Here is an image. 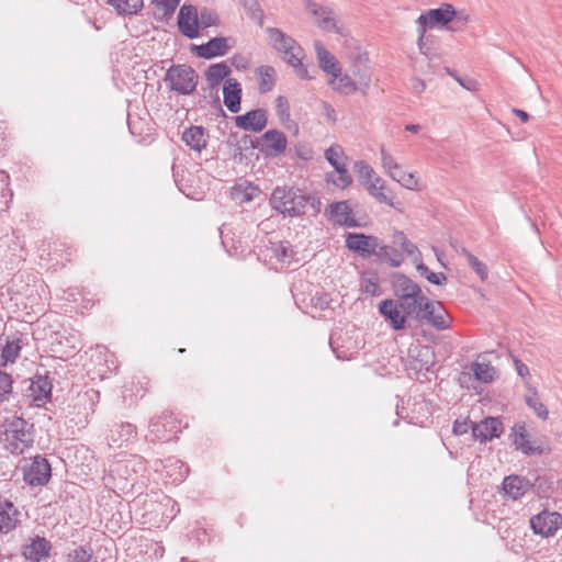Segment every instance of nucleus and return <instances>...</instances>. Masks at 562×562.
I'll return each instance as SVG.
<instances>
[{
  "label": "nucleus",
  "instance_id": "obj_1",
  "mask_svg": "<svg viewBox=\"0 0 562 562\" xmlns=\"http://www.w3.org/2000/svg\"><path fill=\"white\" fill-rule=\"evenodd\" d=\"M270 204L284 217L316 216L321 212V200L315 194L303 192L294 187H277Z\"/></svg>",
  "mask_w": 562,
  "mask_h": 562
},
{
  "label": "nucleus",
  "instance_id": "obj_2",
  "mask_svg": "<svg viewBox=\"0 0 562 562\" xmlns=\"http://www.w3.org/2000/svg\"><path fill=\"white\" fill-rule=\"evenodd\" d=\"M423 293L393 299H386L379 303V312L387 321L394 330L405 327L406 317L413 316L415 319L422 311V305L426 301Z\"/></svg>",
  "mask_w": 562,
  "mask_h": 562
},
{
  "label": "nucleus",
  "instance_id": "obj_3",
  "mask_svg": "<svg viewBox=\"0 0 562 562\" xmlns=\"http://www.w3.org/2000/svg\"><path fill=\"white\" fill-rule=\"evenodd\" d=\"M3 441L5 448L14 454H21L33 446V424L22 417H13L4 425Z\"/></svg>",
  "mask_w": 562,
  "mask_h": 562
},
{
  "label": "nucleus",
  "instance_id": "obj_4",
  "mask_svg": "<svg viewBox=\"0 0 562 562\" xmlns=\"http://www.w3.org/2000/svg\"><path fill=\"white\" fill-rule=\"evenodd\" d=\"M164 80L171 91L188 95L195 91L199 76L191 66L179 64L167 69Z\"/></svg>",
  "mask_w": 562,
  "mask_h": 562
},
{
  "label": "nucleus",
  "instance_id": "obj_5",
  "mask_svg": "<svg viewBox=\"0 0 562 562\" xmlns=\"http://www.w3.org/2000/svg\"><path fill=\"white\" fill-rule=\"evenodd\" d=\"M147 438L151 442H168L177 438L181 430V420L172 412H162L150 419Z\"/></svg>",
  "mask_w": 562,
  "mask_h": 562
},
{
  "label": "nucleus",
  "instance_id": "obj_6",
  "mask_svg": "<svg viewBox=\"0 0 562 562\" xmlns=\"http://www.w3.org/2000/svg\"><path fill=\"white\" fill-rule=\"evenodd\" d=\"M266 33L274 50L282 55L283 60L293 65L299 59H304L305 54L301 45L291 36L278 27H267Z\"/></svg>",
  "mask_w": 562,
  "mask_h": 562
},
{
  "label": "nucleus",
  "instance_id": "obj_7",
  "mask_svg": "<svg viewBox=\"0 0 562 562\" xmlns=\"http://www.w3.org/2000/svg\"><path fill=\"white\" fill-rule=\"evenodd\" d=\"M40 257L54 267H64L71 262L77 250L64 240H44L38 248Z\"/></svg>",
  "mask_w": 562,
  "mask_h": 562
},
{
  "label": "nucleus",
  "instance_id": "obj_8",
  "mask_svg": "<svg viewBox=\"0 0 562 562\" xmlns=\"http://www.w3.org/2000/svg\"><path fill=\"white\" fill-rule=\"evenodd\" d=\"M416 321L422 324H428L437 330H446L450 327L451 318L439 301H426L422 305V311L417 314Z\"/></svg>",
  "mask_w": 562,
  "mask_h": 562
},
{
  "label": "nucleus",
  "instance_id": "obj_9",
  "mask_svg": "<svg viewBox=\"0 0 562 562\" xmlns=\"http://www.w3.org/2000/svg\"><path fill=\"white\" fill-rule=\"evenodd\" d=\"M53 546L45 537H30L21 547V554L26 562H42L50 557Z\"/></svg>",
  "mask_w": 562,
  "mask_h": 562
},
{
  "label": "nucleus",
  "instance_id": "obj_10",
  "mask_svg": "<svg viewBox=\"0 0 562 562\" xmlns=\"http://www.w3.org/2000/svg\"><path fill=\"white\" fill-rule=\"evenodd\" d=\"M288 145L285 134L279 130H269L257 139L259 150L267 157L282 155Z\"/></svg>",
  "mask_w": 562,
  "mask_h": 562
},
{
  "label": "nucleus",
  "instance_id": "obj_11",
  "mask_svg": "<svg viewBox=\"0 0 562 562\" xmlns=\"http://www.w3.org/2000/svg\"><path fill=\"white\" fill-rule=\"evenodd\" d=\"M435 363V352L429 346L417 345L408 349L407 356V370H412L415 373L423 371H429Z\"/></svg>",
  "mask_w": 562,
  "mask_h": 562
},
{
  "label": "nucleus",
  "instance_id": "obj_12",
  "mask_svg": "<svg viewBox=\"0 0 562 562\" xmlns=\"http://www.w3.org/2000/svg\"><path fill=\"white\" fill-rule=\"evenodd\" d=\"M379 239L376 236L363 233H348L345 243L349 250L359 254L362 258H370L379 247Z\"/></svg>",
  "mask_w": 562,
  "mask_h": 562
},
{
  "label": "nucleus",
  "instance_id": "obj_13",
  "mask_svg": "<svg viewBox=\"0 0 562 562\" xmlns=\"http://www.w3.org/2000/svg\"><path fill=\"white\" fill-rule=\"evenodd\" d=\"M24 481L31 486H42L50 479V464L47 459L35 457L23 473Z\"/></svg>",
  "mask_w": 562,
  "mask_h": 562
},
{
  "label": "nucleus",
  "instance_id": "obj_14",
  "mask_svg": "<svg viewBox=\"0 0 562 562\" xmlns=\"http://www.w3.org/2000/svg\"><path fill=\"white\" fill-rule=\"evenodd\" d=\"M561 520L562 517L560 514L543 510L531 517L530 527L536 535L550 537L555 533Z\"/></svg>",
  "mask_w": 562,
  "mask_h": 562
},
{
  "label": "nucleus",
  "instance_id": "obj_15",
  "mask_svg": "<svg viewBox=\"0 0 562 562\" xmlns=\"http://www.w3.org/2000/svg\"><path fill=\"white\" fill-rule=\"evenodd\" d=\"M179 31L188 38L199 36V13L194 5L184 4L178 14Z\"/></svg>",
  "mask_w": 562,
  "mask_h": 562
},
{
  "label": "nucleus",
  "instance_id": "obj_16",
  "mask_svg": "<svg viewBox=\"0 0 562 562\" xmlns=\"http://www.w3.org/2000/svg\"><path fill=\"white\" fill-rule=\"evenodd\" d=\"M456 16V9L450 3H442L437 9H430L420 14V22L428 24V27L446 26Z\"/></svg>",
  "mask_w": 562,
  "mask_h": 562
},
{
  "label": "nucleus",
  "instance_id": "obj_17",
  "mask_svg": "<svg viewBox=\"0 0 562 562\" xmlns=\"http://www.w3.org/2000/svg\"><path fill=\"white\" fill-rule=\"evenodd\" d=\"M503 423L498 417H487L472 425V435L482 442L498 438L503 434Z\"/></svg>",
  "mask_w": 562,
  "mask_h": 562
},
{
  "label": "nucleus",
  "instance_id": "obj_18",
  "mask_svg": "<svg viewBox=\"0 0 562 562\" xmlns=\"http://www.w3.org/2000/svg\"><path fill=\"white\" fill-rule=\"evenodd\" d=\"M329 220L339 226L360 227L361 224L353 217L352 207L348 201L334 202L329 205Z\"/></svg>",
  "mask_w": 562,
  "mask_h": 562
},
{
  "label": "nucleus",
  "instance_id": "obj_19",
  "mask_svg": "<svg viewBox=\"0 0 562 562\" xmlns=\"http://www.w3.org/2000/svg\"><path fill=\"white\" fill-rule=\"evenodd\" d=\"M367 190L378 202L402 212V202L395 201L394 191L386 186V182L381 177H375L374 183L368 186Z\"/></svg>",
  "mask_w": 562,
  "mask_h": 562
},
{
  "label": "nucleus",
  "instance_id": "obj_20",
  "mask_svg": "<svg viewBox=\"0 0 562 562\" xmlns=\"http://www.w3.org/2000/svg\"><path fill=\"white\" fill-rule=\"evenodd\" d=\"M235 123L244 131L258 133L261 132L268 123L267 113L263 109L251 110L244 115L236 116Z\"/></svg>",
  "mask_w": 562,
  "mask_h": 562
},
{
  "label": "nucleus",
  "instance_id": "obj_21",
  "mask_svg": "<svg viewBox=\"0 0 562 562\" xmlns=\"http://www.w3.org/2000/svg\"><path fill=\"white\" fill-rule=\"evenodd\" d=\"M306 9L316 19V24L322 30L339 33V29L333 15V10L329 7L319 5L311 0H307Z\"/></svg>",
  "mask_w": 562,
  "mask_h": 562
},
{
  "label": "nucleus",
  "instance_id": "obj_22",
  "mask_svg": "<svg viewBox=\"0 0 562 562\" xmlns=\"http://www.w3.org/2000/svg\"><path fill=\"white\" fill-rule=\"evenodd\" d=\"M241 86L235 78H227L223 87L224 104L232 113L240 111Z\"/></svg>",
  "mask_w": 562,
  "mask_h": 562
},
{
  "label": "nucleus",
  "instance_id": "obj_23",
  "mask_svg": "<svg viewBox=\"0 0 562 562\" xmlns=\"http://www.w3.org/2000/svg\"><path fill=\"white\" fill-rule=\"evenodd\" d=\"M137 437L136 427L131 423H121L115 425L108 436L110 446L122 447L133 441Z\"/></svg>",
  "mask_w": 562,
  "mask_h": 562
},
{
  "label": "nucleus",
  "instance_id": "obj_24",
  "mask_svg": "<svg viewBox=\"0 0 562 562\" xmlns=\"http://www.w3.org/2000/svg\"><path fill=\"white\" fill-rule=\"evenodd\" d=\"M228 48L226 37H213L205 44L194 46L196 55L206 59L223 56L227 53Z\"/></svg>",
  "mask_w": 562,
  "mask_h": 562
},
{
  "label": "nucleus",
  "instance_id": "obj_25",
  "mask_svg": "<svg viewBox=\"0 0 562 562\" xmlns=\"http://www.w3.org/2000/svg\"><path fill=\"white\" fill-rule=\"evenodd\" d=\"M315 52L319 67L328 75L337 79L340 75V65L335 56L323 45L322 42L315 43Z\"/></svg>",
  "mask_w": 562,
  "mask_h": 562
},
{
  "label": "nucleus",
  "instance_id": "obj_26",
  "mask_svg": "<svg viewBox=\"0 0 562 562\" xmlns=\"http://www.w3.org/2000/svg\"><path fill=\"white\" fill-rule=\"evenodd\" d=\"M369 57L367 53H358L351 64V72L358 79V82L364 89L371 85V70L368 66Z\"/></svg>",
  "mask_w": 562,
  "mask_h": 562
},
{
  "label": "nucleus",
  "instance_id": "obj_27",
  "mask_svg": "<svg viewBox=\"0 0 562 562\" xmlns=\"http://www.w3.org/2000/svg\"><path fill=\"white\" fill-rule=\"evenodd\" d=\"M19 512L8 499L0 498V533H8L16 527Z\"/></svg>",
  "mask_w": 562,
  "mask_h": 562
},
{
  "label": "nucleus",
  "instance_id": "obj_28",
  "mask_svg": "<svg viewBox=\"0 0 562 562\" xmlns=\"http://www.w3.org/2000/svg\"><path fill=\"white\" fill-rule=\"evenodd\" d=\"M392 288L395 297L404 296V294L415 295L422 293V289L416 282L400 272H395L392 276Z\"/></svg>",
  "mask_w": 562,
  "mask_h": 562
},
{
  "label": "nucleus",
  "instance_id": "obj_29",
  "mask_svg": "<svg viewBox=\"0 0 562 562\" xmlns=\"http://www.w3.org/2000/svg\"><path fill=\"white\" fill-rule=\"evenodd\" d=\"M514 432V445L517 449L521 450L525 454H541L542 448L540 446H532L529 441V435L527 434L524 424H516L513 427Z\"/></svg>",
  "mask_w": 562,
  "mask_h": 562
},
{
  "label": "nucleus",
  "instance_id": "obj_30",
  "mask_svg": "<svg viewBox=\"0 0 562 562\" xmlns=\"http://www.w3.org/2000/svg\"><path fill=\"white\" fill-rule=\"evenodd\" d=\"M182 140L193 150L200 153L207 144L205 130L202 126L192 125L182 134Z\"/></svg>",
  "mask_w": 562,
  "mask_h": 562
},
{
  "label": "nucleus",
  "instance_id": "obj_31",
  "mask_svg": "<svg viewBox=\"0 0 562 562\" xmlns=\"http://www.w3.org/2000/svg\"><path fill=\"white\" fill-rule=\"evenodd\" d=\"M503 490L507 496L518 499L529 490V482L521 476L509 475L503 481Z\"/></svg>",
  "mask_w": 562,
  "mask_h": 562
},
{
  "label": "nucleus",
  "instance_id": "obj_32",
  "mask_svg": "<svg viewBox=\"0 0 562 562\" xmlns=\"http://www.w3.org/2000/svg\"><path fill=\"white\" fill-rule=\"evenodd\" d=\"M166 477L171 484H179L187 477L189 468L181 460L169 458L164 464Z\"/></svg>",
  "mask_w": 562,
  "mask_h": 562
},
{
  "label": "nucleus",
  "instance_id": "obj_33",
  "mask_svg": "<svg viewBox=\"0 0 562 562\" xmlns=\"http://www.w3.org/2000/svg\"><path fill=\"white\" fill-rule=\"evenodd\" d=\"M256 75L258 77V90L260 93L270 92L276 83H277V71L270 65H262L256 69Z\"/></svg>",
  "mask_w": 562,
  "mask_h": 562
},
{
  "label": "nucleus",
  "instance_id": "obj_34",
  "mask_svg": "<svg viewBox=\"0 0 562 562\" xmlns=\"http://www.w3.org/2000/svg\"><path fill=\"white\" fill-rule=\"evenodd\" d=\"M205 79L210 89H216L231 75V68L224 61L213 64L205 70Z\"/></svg>",
  "mask_w": 562,
  "mask_h": 562
},
{
  "label": "nucleus",
  "instance_id": "obj_35",
  "mask_svg": "<svg viewBox=\"0 0 562 562\" xmlns=\"http://www.w3.org/2000/svg\"><path fill=\"white\" fill-rule=\"evenodd\" d=\"M31 395L35 402L45 403L52 396V383L47 376L37 375L30 385Z\"/></svg>",
  "mask_w": 562,
  "mask_h": 562
},
{
  "label": "nucleus",
  "instance_id": "obj_36",
  "mask_svg": "<svg viewBox=\"0 0 562 562\" xmlns=\"http://www.w3.org/2000/svg\"><path fill=\"white\" fill-rule=\"evenodd\" d=\"M375 257L381 262H387L391 267H398L403 262V256L395 248L382 244L379 239V247H376Z\"/></svg>",
  "mask_w": 562,
  "mask_h": 562
},
{
  "label": "nucleus",
  "instance_id": "obj_37",
  "mask_svg": "<svg viewBox=\"0 0 562 562\" xmlns=\"http://www.w3.org/2000/svg\"><path fill=\"white\" fill-rule=\"evenodd\" d=\"M393 244L401 247L402 251L413 259V262L420 261L422 252L418 247L411 241L407 236L401 232L395 231L392 237Z\"/></svg>",
  "mask_w": 562,
  "mask_h": 562
},
{
  "label": "nucleus",
  "instance_id": "obj_38",
  "mask_svg": "<svg viewBox=\"0 0 562 562\" xmlns=\"http://www.w3.org/2000/svg\"><path fill=\"white\" fill-rule=\"evenodd\" d=\"M108 3L119 15L137 14L144 5L143 0H109Z\"/></svg>",
  "mask_w": 562,
  "mask_h": 562
},
{
  "label": "nucleus",
  "instance_id": "obj_39",
  "mask_svg": "<svg viewBox=\"0 0 562 562\" xmlns=\"http://www.w3.org/2000/svg\"><path fill=\"white\" fill-rule=\"evenodd\" d=\"M353 171L358 177L361 186H363L366 189H368V186L374 183V178L378 177L374 169L362 160L355 162Z\"/></svg>",
  "mask_w": 562,
  "mask_h": 562
},
{
  "label": "nucleus",
  "instance_id": "obj_40",
  "mask_svg": "<svg viewBox=\"0 0 562 562\" xmlns=\"http://www.w3.org/2000/svg\"><path fill=\"white\" fill-rule=\"evenodd\" d=\"M328 83L335 91L341 94H350L357 90V85L351 79V77L348 75H342L341 72L339 76H337V79L333 77Z\"/></svg>",
  "mask_w": 562,
  "mask_h": 562
},
{
  "label": "nucleus",
  "instance_id": "obj_41",
  "mask_svg": "<svg viewBox=\"0 0 562 562\" xmlns=\"http://www.w3.org/2000/svg\"><path fill=\"white\" fill-rule=\"evenodd\" d=\"M472 371L480 382L490 383L494 380L495 368L490 362L475 361L472 364Z\"/></svg>",
  "mask_w": 562,
  "mask_h": 562
},
{
  "label": "nucleus",
  "instance_id": "obj_42",
  "mask_svg": "<svg viewBox=\"0 0 562 562\" xmlns=\"http://www.w3.org/2000/svg\"><path fill=\"white\" fill-rule=\"evenodd\" d=\"M529 391L531 392L530 395H526L525 397V401H526V404L531 408L533 409V412L536 413V415L542 419V420H546L548 419V416H549V412H548V408L547 406L539 400L538 397V392L535 387H529Z\"/></svg>",
  "mask_w": 562,
  "mask_h": 562
},
{
  "label": "nucleus",
  "instance_id": "obj_43",
  "mask_svg": "<svg viewBox=\"0 0 562 562\" xmlns=\"http://www.w3.org/2000/svg\"><path fill=\"white\" fill-rule=\"evenodd\" d=\"M249 19L255 21L259 26L263 25L265 13L258 0H239Z\"/></svg>",
  "mask_w": 562,
  "mask_h": 562
},
{
  "label": "nucleus",
  "instance_id": "obj_44",
  "mask_svg": "<svg viewBox=\"0 0 562 562\" xmlns=\"http://www.w3.org/2000/svg\"><path fill=\"white\" fill-rule=\"evenodd\" d=\"M325 158L335 168V170L345 166V160L347 159L342 147L337 144L331 145L325 150Z\"/></svg>",
  "mask_w": 562,
  "mask_h": 562
},
{
  "label": "nucleus",
  "instance_id": "obj_45",
  "mask_svg": "<svg viewBox=\"0 0 562 562\" xmlns=\"http://www.w3.org/2000/svg\"><path fill=\"white\" fill-rule=\"evenodd\" d=\"M461 254L465 256L468 265L475 271V273L480 277L481 281H485L488 277V270L486 265L480 261L477 257H475L465 248L461 249Z\"/></svg>",
  "mask_w": 562,
  "mask_h": 562
},
{
  "label": "nucleus",
  "instance_id": "obj_46",
  "mask_svg": "<svg viewBox=\"0 0 562 562\" xmlns=\"http://www.w3.org/2000/svg\"><path fill=\"white\" fill-rule=\"evenodd\" d=\"M327 180L341 189H345L352 182L351 175L348 172L346 165L331 172Z\"/></svg>",
  "mask_w": 562,
  "mask_h": 562
},
{
  "label": "nucleus",
  "instance_id": "obj_47",
  "mask_svg": "<svg viewBox=\"0 0 562 562\" xmlns=\"http://www.w3.org/2000/svg\"><path fill=\"white\" fill-rule=\"evenodd\" d=\"M68 562H97L91 548L80 546L68 553Z\"/></svg>",
  "mask_w": 562,
  "mask_h": 562
},
{
  "label": "nucleus",
  "instance_id": "obj_48",
  "mask_svg": "<svg viewBox=\"0 0 562 562\" xmlns=\"http://www.w3.org/2000/svg\"><path fill=\"white\" fill-rule=\"evenodd\" d=\"M21 351V340L19 338H14L12 340L8 339L5 346L2 348L1 357L5 362H14L19 357Z\"/></svg>",
  "mask_w": 562,
  "mask_h": 562
},
{
  "label": "nucleus",
  "instance_id": "obj_49",
  "mask_svg": "<svg viewBox=\"0 0 562 562\" xmlns=\"http://www.w3.org/2000/svg\"><path fill=\"white\" fill-rule=\"evenodd\" d=\"M381 161L382 167L389 177L393 178L397 171H401V166L395 161L394 157L385 150L383 146L381 147Z\"/></svg>",
  "mask_w": 562,
  "mask_h": 562
},
{
  "label": "nucleus",
  "instance_id": "obj_50",
  "mask_svg": "<svg viewBox=\"0 0 562 562\" xmlns=\"http://www.w3.org/2000/svg\"><path fill=\"white\" fill-rule=\"evenodd\" d=\"M392 179L408 190H419V180L416 172H406L403 176L396 173Z\"/></svg>",
  "mask_w": 562,
  "mask_h": 562
},
{
  "label": "nucleus",
  "instance_id": "obj_51",
  "mask_svg": "<svg viewBox=\"0 0 562 562\" xmlns=\"http://www.w3.org/2000/svg\"><path fill=\"white\" fill-rule=\"evenodd\" d=\"M276 111L280 121L285 124L292 122L290 117V104L288 98L284 95H278L276 99Z\"/></svg>",
  "mask_w": 562,
  "mask_h": 562
},
{
  "label": "nucleus",
  "instance_id": "obj_52",
  "mask_svg": "<svg viewBox=\"0 0 562 562\" xmlns=\"http://www.w3.org/2000/svg\"><path fill=\"white\" fill-rule=\"evenodd\" d=\"M361 289L370 295H378L380 292L379 278L375 273L364 277L361 282Z\"/></svg>",
  "mask_w": 562,
  "mask_h": 562
},
{
  "label": "nucleus",
  "instance_id": "obj_53",
  "mask_svg": "<svg viewBox=\"0 0 562 562\" xmlns=\"http://www.w3.org/2000/svg\"><path fill=\"white\" fill-rule=\"evenodd\" d=\"M12 376L3 371H0V402L9 400L12 392Z\"/></svg>",
  "mask_w": 562,
  "mask_h": 562
},
{
  "label": "nucleus",
  "instance_id": "obj_54",
  "mask_svg": "<svg viewBox=\"0 0 562 562\" xmlns=\"http://www.w3.org/2000/svg\"><path fill=\"white\" fill-rule=\"evenodd\" d=\"M218 16L217 14L210 10V9H202L199 13V26L201 25L202 27H210V26H213V25H217L218 24Z\"/></svg>",
  "mask_w": 562,
  "mask_h": 562
},
{
  "label": "nucleus",
  "instance_id": "obj_55",
  "mask_svg": "<svg viewBox=\"0 0 562 562\" xmlns=\"http://www.w3.org/2000/svg\"><path fill=\"white\" fill-rule=\"evenodd\" d=\"M273 254L278 260L285 261L293 257V249L288 241H281L273 248Z\"/></svg>",
  "mask_w": 562,
  "mask_h": 562
},
{
  "label": "nucleus",
  "instance_id": "obj_56",
  "mask_svg": "<svg viewBox=\"0 0 562 562\" xmlns=\"http://www.w3.org/2000/svg\"><path fill=\"white\" fill-rule=\"evenodd\" d=\"M469 21L470 15L465 11L456 10V16L452 20L453 25H451L449 30L452 32H460L469 23Z\"/></svg>",
  "mask_w": 562,
  "mask_h": 562
},
{
  "label": "nucleus",
  "instance_id": "obj_57",
  "mask_svg": "<svg viewBox=\"0 0 562 562\" xmlns=\"http://www.w3.org/2000/svg\"><path fill=\"white\" fill-rule=\"evenodd\" d=\"M181 0H154V3L164 10V14L168 15L175 12Z\"/></svg>",
  "mask_w": 562,
  "mask_h": 562
},
{
  "label": "nucleus",
  "instance_id": "obj_58",
  "mask_svg": "<svg viewBox=\"0 0 562 562\" xmlns=\"http://www.w3.org/2000/svg\"><path fill=\"white\" fill-rule=\"evenodd\" d=\"M290 66L294 68V71L300 79L310 80L313 78V76L310 75L307 67L303 64V59H299Z\"/></svg>",
  "mask_w": 562,
  "mask_h": 562
},
{
  "label": "nucleus",
  "instance_id": "obj_59",
  "mask_svg": "<svg viewBox=\"0 0 562 562\" xmlns=\"http://www.w3.org/2000/svg\"><path fill=\"white\" fill-rule=\"evenodd\" d=\"M248 188L252 189L251 187L243 188V184H236L232 189V194L239 198L241 202L250 201L252 195L247 192Z\"/></svg>",
  "mask_w": 562,
  "mask_h": 562
},
{
  "label": "nucleus",
  "instance_id": "obj_60",
  "mask_svg": "<svg viewBox=\"0 0 562 562\" xmlns=\"http://www.w3.org/2000/svg\"><path fill=\"white\" fill-rule=\"evenodd\" d=\"M249 148H258L257 140L255 142L251 136L244 135L240 140H238V150L241 153L243 150L249 149Z\"/></svg>",
  "mask_w": 562,
  "mask_h": 562
},
{
  "label": "nucleus",
  "instance_id": "obj_61",
  "mask_svg": "<svg viewBox=\"0 0 562 562\" xmlns=\"http://www.w3.org/2000/svg\"><path fill=\"white\" fill-rule=\"evenodd\" d=\"M427 280L436 285H442L447 282V276L443 272H429Z\"/></svg>",
  "mask_w": 562,
  "mask_h": 562
},
{
  "label": "nucleus",
  "instance_id": "obj_62",
  "mask_svg": "<svg viewBox=\"0 0 562 562\" xmlns=\"http://www.w3.org/2000/svg\"><path fill=\"white\" fill-rule=\"evenodd\" d=\"M322 114L326 117V120L330 123L336 122V111L335 109L327 102H323V111Z\"/></svg>",
  "mask_w": 562,
  "mask_h": 562
},
{
  "label": "nucleus",
  "instance_id": "obj_63",
  "mask_svg": "<svg viewBox=\"0 0 562 562\" xmlns=\"http://www.w3.org/2000/svg\"><path fill=\"white\" fill-rule=\"evenodd\" d=\"M469 430V423L467 420H456L453 423V427H452V431L456 434V435H463V434H467Z\"/></svg>",
  "mask_w": 562,
  "mask_h": 562
},
{
  "label": "nucleus",
  "instance_id": "obj_64",
  "mask_svg": "<svg viewBox=\"0 0 562 562\" xmlns=\"http://www.w3.org/2000/svg\"><path fill=\"white\" fill-rule=\"evenodd\" d=\"M515 368L519 376L526 378L529 375V368L519 359H514Z\"/></svg>",
  "mask_w": 562,
  "mask_h": 562
}]
</instances>
